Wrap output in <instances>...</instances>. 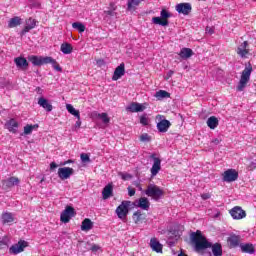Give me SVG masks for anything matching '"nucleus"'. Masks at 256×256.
Here are the masks:
<instances>
[{
	"label": "nucleus",
	"mask_w": 256,
	"mask_h": 256,
	"mask_svg": "<svg viewBox=\"0 0 256 256\" xmlns=\"http://www.w3.org/2000/svg\"><path fill=\"white\" fill-rule=\"evenodd\" d=\"M60 51H62L64 55H71V53H73V46L70 43H63L60 46Z\"/></svg>",
	"instance_id": "nucleus-32"
},
{
	"label": "nucleus",
	"mask_w": 256,
	"mask_h": 256,
	"mask_svg": "<svg viewBox=\"0 0 256 256\" xmlns=\"http://www.w3.org/2000/svg\"><path fill=\"white\" fill-rule=\"evenodd\" d=\"M101 246L94 244L92 245V247L90 248V251H92V253H97V251H100Z\"/></svg>",
	"instance_id": "nucleus-46"
},
{
	"label": "nucleus",
	"mask_w": 256,
	"mask_h": 256,
	"mask_svg": "<svg viewBox=\"0 0 256 256\" xmlns=\"http://www.w3.org/2000/svg\"><path fill=\"white\" fill-rule=\"evenodd\" d=\"M73 173H75V170H73V168L71 167H63L58 169V177L62 181H65V179H69L71 175H73Z\"/></svg>",
	"instance_id": "nucleus-13"
},
{
	"label": "nucleus",
	"mask_w": 256,
	"mask_h": 256,
	"mask_svg": "<svg viewBox=\"0 0 256 256\" xmlns=\"http://www.w3.org/2000/svg\"><path fill=\"white\" fill-rule=\"evenodd\" d=\"M178 55L181 59H189L193 57V50L191 48H182Z\"/></svg>",
	"instance_id": "nucleus-28"
},
{
	"label": "nucleus",
	"mask_w": 256,
	"mask_h": 256,
	"mask_svg": "<svg viewBox=\"0 0 256 256\" xmlns=\"http://www.w3.org/2000/svg\"><path fill=\"white\" fill-rule=\"evenodd\" d=\"M3 245H7V244L3 241H0V247H3Z\"/></svg>",
	"instance_id": "nucleus-56"
},
{
	"label": "nucleus",
	"mask_w": 256,
	"mask_h": 256,
	"mask_svg": "<svg viewBox=\"0 0 256 256\" xmlns=\"http://www.w3.org/2000/svg\"><path fill=\"white\" fill-rule=\"evenodd\" d=\"M145 194L148 197H151L152 199H154V201H159L161 197H163L164 192H163V189L159 188V186L150 184L145 190Z\"/></svg>",
	"instance_id": "nucleus-4"
},
{
	"label": "nucleus",
	"mask_w": 256,
	"mask_h": 256,
	"mask_svg": "<svg viewBox=\"0 0 256 256\" xmlns=\"http://www.w3.org/2000/svg\"><path fill=\"white\" fill-rule=\"evenodd\" d=\"M19 183H21V180L12 176L8 179L2 180V188L7 191V189H11L12 187H15V185H19Z\"/></svg>",
	"instance_id": "nucleus-11"
},
{
	"label": "nucleus",
	"mask_w": 256,
	"mask_h": 256,
	"mask_svg": "<svg viewBox=\"0 0 256 256\" xmlns=\"http://www.w3.org/2000/svg\"><path fill=\"white\" fill-rule=\"evenodd\" d=\"M239 179V172L235 169H228L222 174V180L226 183H233Z\"/></svg>",
	"instance_id": "nucleus-7"
},
{
	"label": "nucleus",
	"mask_w": 256,
	"mask_h": 256,
	"mask_svg": "<svg viewBox=\"0 0 256 256\" xmlns=\"http://www.w3.org/2000/svg\"><path fill=\"white\" fill-rule=\"evenodd\" d=\"M36 91H37L38 93H40L41 87H37V88H36Z\"/></svg>",
	"instance_id": "nucleus-57"
},
{
	"label": "nucleus",
	"mask_w": 256,
	"mask_h": 256,
	"mask_svg": "<svg viewBox=\"0 0 256 256\" xmlns=\"http://www.w3.org/2000/svg\"><path fill=\"white\" fill-rule=\"evenodd\" d=\"M19 25H21V18H19V17H17V16L11 18L10 21H9V23H8V27H9L10 29H13V27H17V26H19Z\"/></svg>",
	"instance_id": "nucleus-37"
},
{
	"label": "nucleus",
	"mask_w": 256,
	"mask_h": 256,
	"mask_svg": "<svg viewBox=\"0 0 256 256\" xmlns=\"http://www.w3.org/2000/svg\"><path fill=\"white\" fill-rule=\"evenodd\" d=\"M155 97L157 99H167V98L171 97V94H169V92H167L165 90H160V91L156 92Z\"/></svg>",
	"instance_id": "nucleus-38"
},
{
	"label": "nucleus",
	"mask_w": 256,
	"mask_h": 256,
	"mask_svg": "<svg viewBox=\"0 0 256 256\" xmlns=\"http://www.w3.org/2000/svg\"><path fill=\"white\" fill-rule=\"evenodd\" d=\"M131 205V201H122V203L116 208V214L119 219H125L127 215H129V207Z\"/></svg>",
	"instance_id": "nucleus-6"
},
{
	"label": "nucleus",
	"mask_w": 256,
	"mask_h": 256,
	"mask_svg": "<svg viewBox=\"0 0 256 256\" xmlns=\"http://www.w3.org/2000/svg\"><path fill=\"white\" fill-rule=\"evenodd\" d=\"M207 125L210 129H217V127L219 126V119H217V117L215 116H211L207 120Z\"/></svg>",
	"instance_id": "nucleus-33"
},
{
	"label": "nucleus",
	"mask_w": 256,
	"mask_h": 256,
	"mask_svg": "<svg viewBox=\"0 0 256 256\" xmlns=\"http://www.w3.org/2000/svg\"><path fill=\"white\" fill-rule=\"evenodd\" d=\"M75 127L76 129H79V127H81V118L76 121Z\"/></svg>",
	"instance_id": "nucleus-52"
},
{
	"label": "nucleus",
	"mask_w": 256,
	"mask_h": 256,
	"mask_svg": "<svg viewBox=\"0 0 256 256\" xmlns=\"http://www.w3.org/2000/svg\"><path fill=\"white\" fill-rule=\"evenodd\" d=\"M103 199H109V197H113V185L108 184L102 190Z\"/></svg>",
	"instance_id": "nucleus-29"
},
{
	"label": "nucleus",
	"mask_w": 256,
	"mask_h": 256,
	"mask_svg": "<svg viewBox=\"0 0 256 256\" xmlns=\"http://www.w3.org/2000/svg\"><path fill=\"white\" fill-rule=\"evenodd\" d=\"M28 61L32 63L35 67H41V65H52L53 69L55 71H63V68L59 65V62L57 60L53 59L51 56H37V55H30L28 56Z\"/></svg>",
	"instance_id": "nucleus-2"
},
{
	"label": "nucleus",
	"mask_w": 256,
	"mask_h": 256,
	"mask_svg": "<svg viewBox=\"0 0 256 256\" xmlns=\"http://www.w3.org/2000/svg\"><path fill=\"white\" fill-rule=\"evenodd\" d=\"M125 75V63H121L116 67L114 74L112 76V81H119Z\"/></svg>",
	"instance_id": "nucleus-18"
},
{
	"label": "nucleus",
	"mask_w": 256,
	"mask_h": 256,
	"mask_svg": "<svg viewBox=\"0 0 256 256\" xmlns=\"http://www.w3.org/2000/svg\"><path fill=\"white\" fill-rule=\"evenodd\" d=\"M240 248L242 253H248L249 255L255 253V246L251 243L241 244Z\"/></svg>",
	"instance_id": "nucleus-26"
},
{
	"label": "nucleus",
	"mask_w": 256,
	"mask_h": 256,
	"mask_svg": "<svg viewBox=\"0 0 256 256\" xmlns=\"http://www.w3.org/2000/svg\"><path fill=\"white\" fill-rule=\"evenodd\" d=\"M120 176L123 181H129V179H133V176L129 173H121Z\"/></svg>",
	"instance_id": "nucleus-44"
},
{
	"label": "nucleus",
	"mask_w": 256,
	"mask_h": 256,
	"mask_svg": "<svg viewBox=\"0 0 256 256\" xmlns=\"http://www.w3.org/2000/svg\"><path fill=\"white\" fill-rule=\"evenodd\" d=\"M140 141H142V143H149V141H151V136H149L147 133H144L140 136Z\"/></svg>",
	"instance_id": "nucleus-42"
},
{
	"label": "nucleus",
	"mask_w": 256,
	"mask_h": 256,
	"mask_svg": "<svg viewBox=\"0 0 256 256\" xmlns=\"http://www.w3.org/2000/svg\"><path fill=\"white\" fill-rule=\"evenodd\" d=\"M1 219H2V223L4 225H9V224L13 223V221H15L13 214L10 212L2 213Z\"/></svg>",
	"instance_id": "nucleus-27"
},
{
	"label": "nucleus",
	"mask_w": 256,
	"mask_h": 256,
	"mask_svg": "<svg viewBox=\"0 0 256 256\" xmlns=\"http://www.w3.org/2000/svg\"><path fill=\"white\" fill-rule=\"evenodd\" d=\"M69 163H73V160H68L63 163V165H69Z\"/></svg>",
	"instance_id": "nucleus-54"
},
{
	"label": "nucleus",
	"mask_w": 256,
	"mask_h": 256,
	"mask_svg": "<svg viewBox=\"0 0 256 256\" xmlns=\"http://www.w3.org/2000/svg\"><path fill=\"white\" fill-rule=\"evenodd\" d=\"M212 143L214 145H219V143H221V140H219L218 138H215V139L212 140Z\"/></svg>",
	"instance_id": "nucleus-53"
},
{
	"label": "nucleus",
	"mask_w": 256,
	"mask_h": 256,
	"mask_svg": "<svg viewBox=\"0 0 256 256\" xmlns=\"http://www.w3.org/2000/svg\"><path fill=\"white\" fill-rule=\"evenodd\" d=\"M6 128L10 133H17V129H19V122L15 120L14 118H11L6 122Z\"/></svg>",
	"instance_id": "nucleus-23"
},
{
	"label": "nucleus",
	"mask_w": 256,
	"mask_h": 256,
	"mask_svg": "<svg viewBox=\"0 0 256 256\" xmlns=\"http://www.w3.org/2000/svg\"><path fill=\"white\" fill-rule=\"evenodd\" d=\"M39 125L38 124H34V125H26L24 127V135H31V133H33V129H38Z\"/></svg>",
	"instance_id": "nucleus-39"
},
{
	"label": "nucleus",
	"mask_w": 256,
	"mask_h": 256,
	"mask_svg": "<svg viewBox=\"0 0 256 256\" xmlns=\"http://www.w3.org/2000/svg\"><path fill=\"white\" fill-rule=\"evenodd\" d=\"M58 167L59 165H57V163L55 162L50 163V171H55V169H57Z\"/></svg>",
	"instance_id": "nucleus-48"
},
{
	"label": "nucleus",
	"mask_w": 256,
	"mask_h": 256,
	"mask_svg": "<svg viewBox=\"0 0 256 256\" xmlns=\"http://www.w3.org/2000/svg\"><path fill=\"white\" fill-rule=\"evenodd\" d=\"M150 159L154 160V163L150 171H151L152 177H155L161 171V159L155 157V154H152L150 156Z\"/></svg>",
	"instance_id": "nucleus-14"
},
{
	"label": "nucleus",
	"mask_w": 256,
	"mask_h": 256,
	"mask_svg": "<svg viewBox=\"0 0 256 256\" xmlns=\"http://www.w3.org/2000/svg\"><path fill=\"white\" fill-rule=\"evenodd\" d=\"M171 17V13L169 11L162 9L160 12V17H153L152 22L154 25H161L162 27H167L169 25V18Z\"/></svg>",
	"instance_id": "nucleus-5"
},
{
	"label": "nucleus",
	"mask_w": 256,
	"mask_h": 256,
	"mask_svg": "<svg viewBox=\"0 0 256 256\" xmlns=\"http://www.w3.org/2000/svg\"><path fill=\"white\" fill-rule=\"evenodd\" d=\"M237 55L242 59H246L247 55H249V42H242L236 49Z\"/></svg>",
	"instance_id": "nucleus-12"
},
{
	"label": "nucleus",
	"mask_w": 256,
	"mask_h": 256,
	"mask_svg": "<svg viewBox=\"0 0 256 256\" xmlns=\"http://www.w3.org/2000/svg\"><path fill=\"white\" fill-rule=\"evenodd\" d=\"M94 115L98 117V119H101L104 124L110 123L111 118H109V115L107 113H97L94 112Z\"/></svg>",
	"instance_id": "nucleus-36"
},
{
	"label": "nucleus",
	"mask_w": 256,
	"mask_h": 256,
	"mask_svg": "<svg viewBox=\"0 0 256 256\" xmlns=\"http://www.w3.org/2000/svg\"><path fill=\"white\" fill-rule=\"evenodd\" d=\"M126 111H130V113H141L145 111L143 104L132 102L127 108Z\"/></svg>",
	"instance_id": "nucleus-19"
},
{
	"label": "nucleus",
	"mask_w": 256,
	"mask_h": 256,
	"mask_svg": "<svg viewBox=\"0 0 256 256\" xmlns=\"http://www.w3.org/2000/svg\"><path fill=\"white\" fill-rule=\"evenodd\" d=\"M171 127V122L167 119L161 120L157 123V129L160 133H167Z\"/></svg>",
	"instance_id": "nucleus-22"
},
{
	"label": "nucleus",
	"mask_w": 256,
	"mask_h": 256,
	"mask_svg": "<svg viewBox=\"0 0 256 256\" xmlns=\"http://www.w3.org/2000/svg\"><path fill=\"white\" fill-rule=\"evenodd\" d=\"M191 242L194 244V250L196 253H201L205 249H212L213 256H223V246L221 243L212 244L207 241V238L203 236L200 230L193 232L190 235Z\"/></svg>",
	"instance_id": "nucleus-1"
},
{
	"label": "nucleus",
	"mask_w": 256,
	"mask_h": 256,
	"mask_svg": "<svg viewBox=\"0 0 256 256\" xmlns=\"http://www.w3.org/2000/svg\"><path fill=\"white\" fill-rule=\"evenodd\" d=\"M72 27L73 29H77L78 33H85V24L81 22H74Z\"/></svg>",
	"instance_id": "nucleus-40"
},
{
	"label": "nucleus",
	"mask_w": 256,
	"mask_h": 256,
	"mask_svg": "<svg viewBox=\"0 0 256 256\" xmlns=\"http://www.w3.org/2000/svg\"><path fill=\"white\" fill-rule=\"evenodd\" d=\"M93 229V221L91 219L86 218L82 221L81 230L82 231H91Z\"/></svg>",
	"instance_id": "nucleus-31"
},
{
	"label": "nucleus",
	"mask_w": 256,
	"mask_h": 256,
	"mask_svg": "<svg viewBox=\"0 0 256 256\" xmlns=\"http://www.w3.org/2000/svg\"><path fill=\"white\" fill-rule=\"evenodd\" d=\"M71 217H75V208L72 206H66L65 210L60 215V220L62 223H69Z\"/></svg>",
	"instance_id": "nucleus-9"
},
{
	"label": "nucleus",
	"mask_w": 256,
	"mask_h": 256,
	"mask_svg": "<svg viewBox=\"0 0 256 256\" xmlns=\"http://www.w3.org/2000/svg\"><path fill=\"white\" fill-rule=\"evenodd\" d=\"M66 109H67L68 113H70V115H74V117H76L77 119H81V114H80L79 110L75 109V107H73V105L67 104Z\"/></svg>",
	"instance_id": "nucleus-34"
},
{
	"label": "nucleus",
	"mask_w": 256,
	"mask_h": 256,
	"mask_svg": "<svg viewBox=\"0 0 256 256\" xmlns=\"http://www.w3.org/2000/svg\"><path fill=\"white\" fill-rule=\"evenodd\" d=\"M133 221L134 223H141V221H143V214L141 213V211H136L133 213Z\"/></svg>",
	"instance_id": "nucleus-41"
},
{
	"label": "nucleus",
	"mask_w": 256,
	"mask_h": 256,
	"mask_svg": "<svg viewBox=\"0 0 256 256\" xmlns=\"http://www.w3.org/2000/svg\"><path fill=\"white\" fill-rule=\"evenodd\" d=\"M14 63L18 69H21L22 71H27L29 69V62L27 61V58L25 57H16L14 59Z\"/></svg>",
	"instance_id": "nucleus-17"
},
{
	"label": "nucleus",
	"mask_w": 256,
	"mask_h": 256,
	"mask_svg": "<svg viewBox=\"0 0 256 256\" xmlns=\"http://www.w3.org/2000/svg\"><path fill=\"white\" fill-rule=\"evenodd\" d=\"M128 195L133 197L135 195V188L128 187Z\"/></svg>",
	"instance_id": "nucleus-49"
},
{
	"label": "nucleus",
	"mask_w": 256,
	"mask_h": 256,
	"mask_svg": "<svg viewBox=\"0 0 256 256\" xmlns=\"http://www.w3.org/2000/svg\"><path fill=\"white\" fill-rule=\"evenodd\" d=\"M140 123L141 125H149V119H147L146 116H141Z\"/></svg>",
	"instance_id": "nucleus-45"
},
{
	"label": "nucleus",
	"mask_w": 256,
	"mask_h": 256,
	"mask_svg": "<svg viewBox=\"0 0 256 256\" xmlns=\"http://www.w3.org/2000/svg\"><path fill=\"white\" fill-rule=\"evenodd\" d=\"M229 213L231 217L236 221L245 219V217H247V213L245 212V210H243V208H241V206H235L229 211Z\"/></svg>",
	"instance_id": "nucleus-10"
},
{
	"label": "nucleus",
	"mask_w": 256,
	"mask_h": 256,
	"mask_svg": "<svg viewBox=\"0 0 256 256\" xmlns=\"http://www.w3.org/2000/svg\"><path fill=\"white\" fill-rule=\"evenodd\" d=\"M96 64L98 65V67H103V65H105V60L99 59L96 61Z\"/></svg>",
	"instance_id": "nucleus-50"
},
{
	"label": "nucleus",
	"mask_w": 256,
	"mask_h": 256,
	"mask_svg": "<svg viewBox=\"0 0 256 256\" xmlns=\"http://www.w3.org/2000/svg\"><path fill=\"white\" fill-rule=\"evenodd\" d=\"M29 243L25 240H20L17 244H14L10 247L9 253L11 255H19V253H23L25 251V247H28Z\"/></svg>",
	"instance_id": "nucleus-8"
},
{
	"label": "nucleus",
	"mask_w": 256,
	"mask_h": 256,
	"mask_svg": "<svg viewBox=\"0 0 256 256\" xmlns=\"http://www.w3.org/2000/svg\"><path fill=\"white\" fill-rule=\"evenodd\" d=\"M150 205L151 204L149 203V199L145 197H141L138 201V207H140V209H143L144 211H149Z\"/></svg>",
	"instance_id": "nucleus-30"
},
{
	"label": "nucleus",
	"mask_w": 256,
	"mask_h": 256,
	"mask_svg": "<svg viewBox=\"0 0 256 256\" xmlns=\"http://www.w3.org/2000/svg\"><path fill=\"white\" fill-rule=\"evenodd\" d=\"M150 247L156 253H163V245L157 241V238H151Z\"/></svg>",
	"instance_id": "nucleus-25"
},
{
	"label": "nucleus",
	"mask_w": 256,
	"mask_h": 256,
	"mask_svg": "<svg viewBox=\"0 0 256 256\" xmlns=\"http://www.w3.org/2000/svg\"><path fill=\"white\" fill-rule=\"evenodd\" d=\"M251 73H253V66L251 63H248L245 69L242 71L240 81L237 86V91H243L245 87H247V83H249V79H251Z\"/></svg>",
	"instance_id": "nucleus-3"
},
{
	"label": "nucleus",
	"mask_w": 256,
	"mask_h": 256,
	"mask_svg": "<svg viewBox=\"0 0 256 256\" xmlns=\"http://www.w3.org/2000/svg\"><path fill=\"white\" fill-rule=\"evenodd\" d=\"M178 256H188V255L185 254L184 252H180V253L178 254Z\"/></svg>",
	"instance_id": "nucleus-55"
},
{
	"label": "nucleus",
	"mask_w": 256,
	"mask_h": 256,
	"mask_svg": "<svg viewBox=\"0 0 256 256\" xmlns=\"http://www.w3.org/2000/svg\"><path fill=\"white\" fill-rule=\"evenodd\" d=\"M177 13H180L182 15H189L191 13L193 7L190 3H179L175 7Z\"/></svg>",
	"instance_id": "nucleus-15"
},
{
	"label": "nucleus",
	"mask_w": 256,
	"mask_h": 256,
	"mask_svg": "<svg viewBox=\"0 0 256 256\" xmlns=\"http://www.w3.org/2000/svg\"><path fill=\"white\" fill-rule=\"evenodd\" d=\"M201 199H203V201H207V199H211V195L209 193L201 194Z\"/></svg>",
	"instance_id": "nucleus-47"
},
{
	"label": "nucleus",
	"mask_w": 256,
	"mask_h": 256,
	"mask_svg": "<svg viewBox=\"0 0 256 256\" xmlns=\"http://www.w3.org/2000/svg\"><path fill=\"white\" fill-rule=\"evenodd\" d=\"M35 27H37V20L29 18L28 20H26V26L22 30L21 34L25 35L26 33H29L31 29H35Z\"/></svg>",
	"instance_id": "nucleus-21"
},
{
	"label": "nucleus",
	"mask_w": 256,
	"mask_h": 256,
	"mask_svg": "<svg viewBox=\"0 0 256 256\" xmlns=\"http://www.w3.org/2000/svg\"><path fill=\"white\" fill-rule=\"evenodd\" d=\"M241 243V236L232 234L227 238V244L230 249H235L236 247H239Z\"/></svg>",
	"instance_id": "nucleus-16"
},
{
	"label": "nucleus",
	"mask_w": 256,
	"mask_h": 256,
	"mask_svg": "<svg viewBox=\"0 0 256 256\" xmlns=\"http://www.w3.org/2000/svg\"><path fill=\"white\" fill-rule=\"evenodd\" d=\"M117 4L115 2H110L107 10H104V15H108V17H116L117 16Z\"/></svg>",
	"instance_id": "nucleus-24"
},
{
	"label": "nucleus",
	"mask_w": 256,
	"mask_h": 256,
	"mask_svg": "<svg viewBox=\"0 0 256 256\" xmlns=\"http://www.w3.org/2000/svg\"><path fill=\"white\" fill-rule=\"evenodd\" d=\"M143 0H128L127 9L128 11H135L136 7H139Z\"/></svg>",
	"instance_id": "nucleus-35"
},
{
	"label": "nucleus",
	"mask_w": 256,
	"mask_h": 256,
	"mask_svg": "<svg viewBox=\"0 0 256 256\" xmlns=\"http://www.w3.org/2000/svg\"><path fill=\"white\" fill-rule=\"evenodd\" d=\"M38 105L42 107V109H45L47 113H51V111H53V105L44 97H40L38 99Z\"/></svg>",
	"instance_id": "nucleus-20"
},
{
	"label": "nucleus",
	"mask_w": 256,
	"mask_h": 256,
	"mask_svg": "<svg viewBox=\"0 0 256 256\" xmlns=\"http://www.w3.org/2000/svg\"><path fill=\"white\" fill-rule=\"evenodd\" d=\"M80 159H81L82 163H89L91 161V158H89L88 154H86V153H82L80 155Z\"/></svg>",
	"instance_id": "nucleus-43"
},
{
	"label": "nucleus",
	"mask_w": 256,
	"mask_h": 256,
	"mask_svg": "<svg viewBox=\"0 0 256 256\" xmlns=\"http://www.w3.org/2000/svg\"><path fill=\"white\" fill-rule=\"evenodd\" d=\"M174 73H175V72H174L173 70H170V71L167 73L166 81L169 80V79H171V77H173V74H174Z\"/></svg>",
	"instance_id": "nucleus-51"
}]
</instances>
